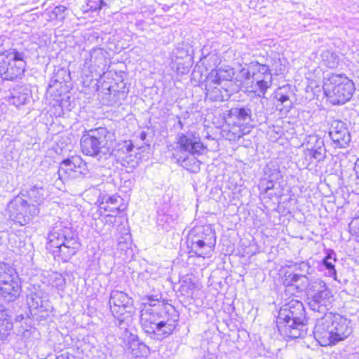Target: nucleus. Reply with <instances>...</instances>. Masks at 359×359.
Instances as JSON below:
<instances>
[{
	"label": "nucleus",
	"instance_id": "obj_10",
	"mask_svg": "<svg viewBox=\"0 0 359 359\" xmlns=\"http://www.w3.org/2000/svg\"><path fill=\"white\" fill-rule=\"evenodd\" d=\"M109 304L112 315L117 320L116 325L121 329L127 330L132 321L133 298L123 291L114 290L110 294Z\"/></svg>",
	"mask_w": 359,
	"mask_h": 359
},
{
	"label": "nucleus",
	"instance_id": "obj_16",
	"mask_svg": "<svg viewBox=\"0 0 359 359\" xmlns=\"http://www.w3.org/2000/svg\"><path fill=\"white\" fill-rule=\"evenodd\" d=\"M329 135L335 147L345 148L351 142V135L346 123L340 120L332 121Z\"/></svg>",
	"mask_w": 359,
	"mask_h": 359
},
{
	"label": "nucleus",
	"instance_id": "obj_4",
	"mask_svg": "<svg viewBox=\"0 0 359 359\" xmlns=\"http://www.w3.org/2000/svg\"><path fill=\"white\" fill-rule=\"evenodd\" d=\"M226 124L232 125L236 132L234 138H241L245 133V127H252V123L264 122L266 119L264 103L259 97L250 100L246 104L232 107L224 115Z\"/></svg>",
	"mask_w": 359,
	"mask_h": 359
},
{
	"label": "nucleus",
	"instance_id": "obj_20",
	"mask_svg": "<svg viewBox=\"0 0 359 359\" xmlns=\"http://www.w3.org/2000/svg\"><path fill=\"white\" fill-rule=\"evenodd\" d=\"M83 165L84 163L80 157L72 156L71 158L65 159L58 170L59 177H62L65 174L72 177H76L77 174L82 172L80 169Z\"/></svg>",
	"mask_w": 359,
	"mask_h": 359
},
{
	"label": "nucleus",
	"instance_id": "obj_24",
	"mask_svg": "<svg viewBox=\"0 0 359 359\" xmlns=\"http://www.w3.org/2000/svg\"><path fill=\"white\" fill-rule=\"evenodd\" d=\"M220 83L215 81H208L206 78L205 90L206 97L212 101H223L228 96L226 90H222L219 87Z\"/></svg>",
	"mask_w": 359,
	"mask_h": 359
},
{
	"label": "nucleus",
	"instance_id": "obj_45",
	"mask_svg": "<svg viewBox=\"0 0 359 359\" xmlns=\"http://www.w3.org/2000/svg\"><path fill=\"white\" fill-rule=\"evenodd\" d=\"M240 75L242 78L246 80L252 79V74L249 67L248 68H242L240 70Z\"/></svg>",
	"mask_w": 359,
	"mask_h": 359
},
{
	"label": "nucleus",
	"instance_id": "obj_8",
	"mask_svg": "<svg viewBox=\"0 0 359 359\" xmlns=\"http://www.w3.org/2000/svg\"><path fill=\"white\" fill-rule=\"evenodd\" d=\"M27 53L24 50L10 48L0 53V76L13 81L21 78L27 67Z\"/></svg>",
	"mask_w": 359,
	"mask_h": 359
},
{
	"label": "nucleus",
	"instance_id": "obj_5",
	"mask_svg": "<svg viewBox=\"0 0 359 359\" xmlns=\"http://www.w3.org/2000/svg\"><path fill=\"white\" fill-rule=\"evenodd\" d=\"M350 323L339 314L325 313L316 320L313 329L314 338L323 346H334L351 334Z\"/></svg>",
	"mask_w": 359,
	"mask_h": 359
},
{
	"label": "nucleus",
	"instance_id": "obj_25",
	"mask_svg": "<svg viewBox=\"0 0 359 359\" xmlns=\"http://www.w3.org/2000/svg\"><path fill=\"white\" fill-rule=\"evenodd\" d=\"M128 350L135 358L147 355L150 352L149 348L133 334L129 338Z\"/></svg>",
	"mask_w": 359,
	"mask_h": 359
},
{
	"label": "nucleus",
	"instance_id": "obj_39",
	"mask_svg": "<svg viewBox=\"0 0 359 359\" xmlns=\"http://www.w3.org/2000/svg\"><path fill=\"white\" fill-rule=\"evenodd\" d=\"M276 180L262 177L259 184V189L261 193H267L268 191L274 188V183Z\"/></svg>",
	"mask_w": 359,
	"mask_h": 359
},
{
	"label": "nucleus",
	"instance_id": "obj_50",
	"mask_svg": "<svg viewBox=\"0 0 359 359\" xmlns=\"http://www.w3.org/2000/svg\"><path fill=\"white\" fill-rule=\"evenodd\" d=\"M104 218H105V219H106V222H111V223H112V222H113V221H112L113 216H112V215H111L110 214L107 215H106V217H105Z\"/></svg>",
	"mask_w": 359,
	"mask_h": 359
},
{
	"label": "nucleus",
	"instance_id": "obj_52",
	"mask_svg": "<svg viewBox=\"0 0 359 359\" xmlns=\"http://www.w3.org/2000/svg\"><path fill=\"white\" fill-rule=\"evenodd\" d=\"M236 131V129H235V128H233V129L232 128V131H231V130H229V133H233V132L235 133ZM232 135H233V137L232 138H233V140H236V138H234V137H235L234 134H233V133H232Z\"/></svg>",
	"mask_w": 359,
	"mask_h": 359
},
{
	"label": "nucleus",
	"instance_id": "obj_14",
	"mask_svg": "<svg viewBox=\"0 0 359 359\" xmlns=\"http://www.w3.org/2000/svg\"><path fill=\"white\" fill-rule=\"evenodd\" d=\"M175 140V153L203 154L207 150L206 146L201 142L199 135L196 132L179 133Z\"/></svg>",
	"mask_w": 359,
	"mask_h": 359
},
{
	"label": "nucleus",
	"instance_id": "obj_37",
	"mask_svg": "<svg viewBox=\"0 0 359 359\" xmlns=\"http://www.w3.org/2000/svg\"><path fill=\"white\" fill-rule=\"evenodd\" d=\"M255 80L257 81L256 85L259 89L260 93L264 95L266 92L267 89L270 87L271 83V76L269 78H263L260 79L259 76H257Z\"/></svg>",
	"mask_w": 359,
	"mask_h": 359
},
{
	"label": "nucleus",
	"instance_id": "obj_18",
	"mask_svg": "<svg viewBox=\"0 0 359 359\" xmlns=\"http://www.w3.org/2000/svg\"><path fill=\"white\" fill-rule=\"evenodd\" d=\"M187 245L189 249V258L193 257H206L210 256L212 250L206 249L205 243H203L196 235L191 230L187 238Z\"/></svg>",
	"mask_w": 359,
	"mask_h": 359
},
{
	"label": "nucleus",
	"instance_id": "obj_28",
	"mask_svg": "<svg viewBox=\"0 0 359 359\" xmlns=\"http://www.w3.org/2000/svg\"><path fill=\"white\" fill-rule=\"evenodd\" d=\"M234 76L233 69L229 67L212 69L208 75V81L220 83L223 81H230Z\"/></svg>",
	"mask_w": 359,
	"mask_h": 359
},
{
	"label": "nucleus",
	"instance_id": "obj_17",
	"mask_svg": "<svg viewBox=\"0 0 359 359\" xmlns=\"http://www.w3.org/2000/svg\"><path fill=\"white\" fill-rule=\"evenodd\" d=\"M307 146L305 155L311 161L321 162L325 159L327 150L323 139L317 135L310 136Z\"/></svg>",
	"mask_w": 359,
	"mask_h": 359
},
{
	"label": "nucleus",
	"instance_id": "obj_13",
	"mask_svg": "<svg viewBox=\"0 0 359 359\" xmlns=\"http://www.w3.org/2000/svg\"><path fill=\"white\" fill-rule=\"evenodd\" d=\"M109 56V53L104 49L93 48L86 55L83 67L101 78L109 69L111 62Z\"/></svg>",
	"mask_w": 359,
	"mask_h": 359
},
{
	"label": "nucleus",
	"instance_id": "obj_54",
	"mask_svg": "<svg viewBox=\"0 0 359 359\" xmlns=\"http://www.w3.org/2000/svg\"><path fill=\"white\" fill-rule=\"evenodd\" d=\"M118 245H121V241H119V242H118Z\"/></svg>",
	"mask_w": 359,
	"mask_h": 359
},
{
	"label": "nucleus",
	"instance_id": "obj_30",
	"mask_svg": "<svg viewBox=\"0 0 359 359\" xmlns=\"http://www.w3.org/2000/svg\"><path fill=\"white\" fill-rule=\"evenodd\" d=\"M321 57L323 64L330 69L337 68L339 64V55L332 50H326L323 51Z\"/></svg>",
	"mask_w": 359,
	"mask_h": 359
},
{
	"label": "nucleus",
	"instance_id": "obj_41",
	"mask_svg": "<svg viewBox=\"0 0 359 359\" xmlns=\"http://www.w3.org/2000/svg\"><path fill=\"white\" fill-rule=\"evenodd\" d=\"M181 287L183 290H186L188 292L189 290H193L196 288V284L191 278L187 276L182 280Z\"/></svg>",
	"mask_w": 359,
	"mask_h": 359
},
{
	"label": "nucleus",
	"instance_id": "obj_19",
	"mask_svg": "<svg viewBox=\"0 0 359 359\" xmlns=\"http://www.w3.org/2000/svg\"><path fill=\"white\" fill-rule=\"evenodd\" d=\"M312 281H310L308 276L297 274L295 273L286 271L284 275L283 285L286 287H293L297 292H303L306 290H309Z\"/></svg>",
	"mask_w": 359,
	"mask_h": 359
},
{
	"label": "nucleus",
	"instance_id": "obj_6",
	"mask_svg": "<svg viewBox=\"0 0 359 359\" xmlns=\"http://www.w3.org/2000/svg\"><path fill=\"white\" fill-rule=\"evenodd\" d=\"M306 312L303 304L292 299L279 310L276 326L281 335L291 338H302L306 334Z\"/></svg>",
	"mask_w": 359,
	"mask_h": 359
},
{
	"label": "nucleus",
	"instance_id": "obj_23",
	"mask_svg": "<svg viewBox=\"0 0 359 359\" xmlns=\"http://www.w3.org/2000/svg\"><path fill=\"white\" fill-rule=\"evenodd\" d=\"M196 154H177L174 153L173 156L177 160V163L184 169L196 173L200 170L201 162L196 158ZM198 156L199 154H197Z\"/></svg>",
	"mask_w": 359,
	"mask_h": 359
},
{
	"label": "nucleus",
	"instance_id": "obj_35",
	"mask_svg": "<svg viewBox=\"0 0 359 359\" xmlns=\"http://www.w3.org/2000/svg\"><path fill=\"white\" fill-rule=\"evenodd\" d=\"M285 87L280 88L276 93V97L281 104H285V107L287 109L291 107L292 102L290 101L289 96L285 94Z\"/></svg>",
	"mask_w": 359,
	"mask_h": 359
},
{
	"label": "nucleus",
	"instance_id": "obj_15",
	"mask_svg": "<svg viewBox=\"0 0 359 359\" xmlns=\"http://www.w3.org/2000/svg\"><path fill=\"white\" fill-rule=\"evenodd\" d=\"M27 303L31 313L34 315H36L37 312L48 311L52 309L46 294L34 286L29 289L27 294Z\"/></svg>",
	"mask_w": 359,
	"mask_h": 359
},
{
	"label": "nucleus",
	"instance_id": "obj_38",
	"mask_svg": "<svg viewBox=\"0 0 359 359\" xmlns=\"http://www.w3.org/2000/svg\"><path fill=\"white\" fill-rule=\"evenodd\" d=\"M270 69L271 72H273L275 75H280L285 72V65L283 64L282 60L280 58H275L273 60Z\"/></svg>",
	"mask_w": 359,
	"mask_h": 359
},
{
	"label": "nucleus",
	"instance_id": "obj_42",
	"mask_svg": "<svg viewBox=\"0 0 359 359\" xmlns=\"http://www.w3.org/2000/svg\"><path fill=\"white\" fill-rule=\"evenodd\" d=\"M349 230L353 234L359 236V217L353 218L348 225Z\"/></svg>",
	"mask_w": 359,
	"mask_h": 359
},
{
	"label": "nucleus",
	"instance_id": "obj_34",
	"mask_svg": "<svg viewBox=\"0 0 359 359\" xmlns=\"http://www.w3.org/2000/svg\"><path fill=\"white\" fill-rule=\"evenodd\" d=\"M293 268V271H289L297 274L304 275L305 276L311 274V266L307 262H302L300 263H297L294 265Z\"/></svg>",
	"mask_w": 359,
	"mask_h": 359
},
{
	"label": "nucleus",
	"instance_id": "obj_29",
	"mask_svg": "<svg viewBox=\"0 0 359 359\" xmlns=\"http://www.w3.org/2000/svg\"><path fill=\"white\" fill-rule=\"evenodd\" d=\"M337 261L336 253L333 250H327L326 256L322 259L321 267L327 271V276L337 280L334 262Z\"/></svg>",
	"mask_w": 359,
	"mask_h": 359
},
{
	"label": "nucleus",
	"instance_id": "obj_48",
	"mask_svg": "<svg viewBox=\"0 0 359 359\" xmlns=\"http://www.w3.org/2000/svg\"><path fill=\"white\" fill-rule=\"evenodd\" d=\"M355 174H356L357 178L359 179V159L355 163Z\"/></svg>",
	"mask_w": 359,
	"mask_h": 359
},
{
	"label": "nucleus",
	"instance_id": "obj_1",
	"mask_svg": "<svg viewBox=\"0 0 359 359\" xmlns=\"http://www.w3.org/2000/svg\"><path fill=\"white\" fill-rule=\"evenodd\" d=\"M140 311L142 330L151 339L162 341L171 336L178 326L180 314L170 304L160 303L151 296L147 298Z\"/></svg>",
	"mask_w": 359,
	"mask_h": 359
},
{
	"label": "nucleus",
	"instance_id": "obj_44",
	"mask_svg": "<svg viewBox=\"0 0 359 359\" xmlns=\"http://www.w3.org/2000/svg\"><path fill=\"white\" fill-rule=\"evenodd\" d=\"M133 147H134V145H133V142L130 140H128V141H124L123 142L121 149L123 151V152H124L126 154H129L132 151Z\"/></svg>",
	"mask_w": 359,
	"mask_h": 359
},
{
	"label": "nucleus",
	"instance_id": "obj_11",
	"mask_svg": "<svg viewBox=\"0 0 359 359\" xmlns=\"http://www.w3.org/2000/svg\"><path fill=\"white\" fill-rule=\"evenodd\" d=\"M308 304L311 310L326 313L334 301L332 290L320 279L313 280L308 291Z\"/></svg>",
	"mask_w": 359,
	"mask_h": 359
},
{
	"label": "nucleus",
	"instance_id": "obj_40",
	"mask_svg": "<svg viewBox=\"0 0 359 359\" xmlns=\"http://www.w3.org/2000/svg\"><path fill=\"white\" fill-rule=\"evenodd\" d=\"M67 8L65 6L60 5L53 10L50 18L52 19L63 20L65 18V13Z\"/></svg>",
	"mask_w": 359,
	"mask_h": 359
},
{
	"label": "nucleus",
	"instance_id": "obj_46",
	"mask_svg": "<svg viewBox=\"0 0 359 359\" xmlns=\"http://www.w3.org/2000/svg\"><path fill=\"white\" fill-rule=\"evenodd\" d=\"M256 65H259V62H251L249 64V67H250V71L252 72V79H256V77L258 76L257 75V73L259 72V68L257 67H256Z\"/></svg>",
	"mask_w": 359,
	"mask_h": 359
},
{
	"label": "nucleus",
	"instance_id": "obj_43",
	"mask_svg": "<svg viewBox=\"0 0 359 359\" xmlns=\"http://www.w3.org/2000/svg\"><path fill=\"white\" fill-rule=\"evenodd\" d=\"M256 67L259 68L258 73L264 76L263 78H269V76H271V72L269 65L259 63V65H256Z\"/></svg>",
	"mask_w": 359,
	"mask_h": 359
},
{
	"label": "nucleus",
	"instance_id": "obj_49",
	"mask_svg": "<svg viewBox=\"0 0 359 359\" xmlns=\"http://www.w3.org/2000/svg\"><path fill=\"white\" fill-rule=\"evenodd\" d=\"M177 126H178L180 130L183 129L184 124H183L182 121H181V119L180 118H178V121L177 123Z\"/></svg>",
	"mask_w": 359,
	"mask_h": 359
},
{
	"label": "nucleus",
	"instance_id": "obj_26",
	"mask_svg": "<svg viewBox=\"0 0 359 359\" xmlns=\"http://www.w3.org/2000/svg\"><path fill=\"white\" fill-rule=\"evenodd\" d=\"M13 328L12 318L8 311L0 308V341L7 339Z\"/></svg>",
	"mask_w": 359,
	"mask_h": 359
},
{
	"label": "nucleus",
	"instance_id": "obj_51",
	"mask_svg": "<svg viewBox=\"0 0 359 359\" xmlns=\"http://www.w3.org/2000/svg\"><path fill=\"white\" fill-rule=\"evenodd\" d=\"M140 137L142 140H144L146 138H147V133L146 132L144 131H142L141 133H140Z\"/></svg>",
	"mask_w": 359,
	"mask_h": 359
},
{
	"label": "nucleus",
	"instance_id": "obj_3",
	"mask_svg": "<svg viewBox=\"0 0 359 359\" xmlns=\"http://www.w3.org/2000/svg\"><path fill=\"white\" fill-rule=\"evenodd\" d=\"M46 249L55 259L68 262L81 247L79 238L72 227L62 222H57L47 236Z\"/></svg>",
	"mask_w": 359,
	"mask_h": 359
},
{
	"label": "nucleus",
	"instance_id": "obj_2",
	"mask_svg": "<svg viewBox=\"0 0 359 359\" xmlns=\"http://www.w3.org/2000/svg\"><path fill=\"white\" fill-rule=\"evenodd\" d=\"M46 191L36 185L27 191H22L7 205L11 220L20 226L29 223L39 214L40 205L44 202Z\"/></svg>",
	"mask_w": 359,
	"mask_h": 359
},
{
	"label": "nucleus",
	"instance_id": "obj_9",
	"mask_svg": "<svg viewBox=\"0 0 359 359\" xmlns=\"http://www.w3.org/2000/svg\"><path fill=\"white\" fill-rule=\"evenodd\" d=\"M323 90L331 104L339 105L350 100L355 87L353 81L344 74H332L325 81Z\"/></svg>",
	"mask_w": 359,
	"mask_h": 359
},
{
	"label": "nucleus",
	"instance_id": "obj_33",
	"mask_svg": "<svg viewBox=\"0 0 359 359\" xmlns=\"http://www.w3.org/2000/svg\"><path fill=\"white\" fill-rule=\"evenodd\" d=\"M48 276L49 279L48 280V283L51 287H55L57 290H62L65 287L66 282L61 273L51 272Z\"/></svg>",
	"mask_w": 359,
	"mask_h": 359
},
{
	"label": "nucleus",
	"instance_id": "obj_47",
	"mask_svg": "<svg viewBox=\"0 0 359 359\" xmlns=\"http://www.w3.org/2000/svg\"><path fill=\"white\" fill-rule=\"evenodd\" d=\"M73 358L68 352H63L57 355L55 359H72Z\"/></svg>",
	"mask_w": 359,
	"mask_h": 359
},
{
	"label": "nucleus",
	"instance_id": "obj_32",
	"mask_svg": "<svg viewBox=\"0 0 359 359\" xmlns=\"http://www.w3.org/2000/svg\"><path fill=\"white\" fill-rule=\"evenodd\" d=\"M192 50L191 48L187 43H181L173 50L172 55L176 58H189L191 59Z\"/></svg>",
	"mask_w": 359,
	"mask_h": 359
},
{
	"label": "nucleus",
	"instance_id": "obj_21",
	"mask_svg": "<svg viewBox=\"0 0 359 359\" xmlns=\"http://www.w3.org/2000/svg\"><path fill=\"white\" fill-rule=\"evenodd\" d=\"M32 97L31 90L24 86H18L11 92L8 102L17 107L27 104Z\"/></svg>",
	"mask_w": 359,
	"mask_h": 359
},
{
	"label": "nucleus",
	"instance_id": "obj_53",
	"mask_svg": "<svg viewBox=\"0 0 359 359\" xmlns=\"http://www.w3.org/2000/svg\"><path fill=\"white\" fill-rule=\"evenodd\" d=\"M163 9L164 11H168V10L169 9V6H163Z\"/></svg>",
	"mask_w": 359,
	"mask_h": 359
},
{
	"label": "nucleus",
	"instance_id": "obj_12",
	"mask_svg": "<svg viewBox=\"0 0 359 359\" xmlns=\"http://www.w3.org/2000/svg\"><path fill=\"white\" fill-rule=\"evenodd\" d=\"M20 294L18 275L9 264L0 263V298L6 302H14Z\"/></svg>",
	"mask_w": 359,
	"mask_h": 359
},
{
	"label": "nucleus",
	"instance_id": "obj_27",
	"mask_svg": "<svg viewBox=\"0 0 359 359\" xmlns=\"http://www.w3.org/2000/svg\"><path fill=\"white\" fill-rule=\"evenodd\" d=\"M122 201L123 199L117 195L105 196L100 203V208L106 212L118 214L121 211L120 204Z\"/></svg>",
	"mask_w": 359,
	"mask_h": 359
},
{
	"label": "nucleus",
	"instance_id": "obj_22",
	"mask_svg": "<svg viewBox=\"0 0 359 359\" xmlns=\"http://www.w3.org/2000/svg\"><path fill=\"white\" fill-rule=\"evenodd\" d=\"M195 235L202 242L205 243L206 249H210L212 252L214 250L216 243V236L215 231L210 226H198L191 229Z\"/></svg>",
	"mask_w": 359,
	"mask_h": 359
},
{
	"label": "nucleus",
	"instance_id": "obj_31",
	"mask_svg": "<svg viewBox=\"0 0 359 359\" xmlns=\"http://www.w3.org/2000/svg\"><path fill=\"white\" fill-rule=\"evenodd\" d=\"M266 179H271L272 180H278L282 177L281 172L279 170L278 165L275 162L268 163L264 168V176Z\"/></svg>",
	"mask_w": 359,
	"mask_h": 359
},
{
	"label": "nucleus",
	"instance_id": "obj_36",
	"mask_svg": "<svg viewBox=\"0 0 359 359\" xmlns=\"http://www.w3.org/2000/svg\"><path fill=\"white\" fill-rule=\"evenodd\" d=\"M105 5L106 4L103 1V0H87L86 8H85L84 11H97L100 10L102 6Z\"/></svg>",
	"mask_w": 359,
	"mask_h": 359
},
{
	"label": "nucleus",
	"instance_id": "obj_7",
	"mask_svg": "<svg viewBox=\"0 0 359 359\" xmlns=\"http://www.w3.org/2000/svg\"><path fill=\"white\" fill-rule=\"evenodd\" d=\"M83 154L100 158L111 156L114 148V135L106 128L85 130L80 140Z\"/></svg>",
	"mask_w": 359,
	"mask_h": 359
}]
</instances>
